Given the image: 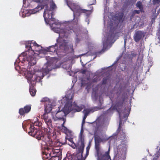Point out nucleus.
<instances>
[{"instance_id": "obj_1", "label": "nucleus", "mask_w": 160, "mask_h": 160, "mask_svg": "<svg viewBox=\"0 0 160 160\" xmlns=\"http://www.w3.org/2000/svg\"><path fill=\"white\" fill-rule=\"evenodd\" d=\"M33 1L37 2H40L41 3L31 11L32 14H34L45 7L43 16L45 22L48 23L50 20H54V18H52L53 11L57 7L52 0H33Z\"/></svg>"}, {"instance_id": "obj_2", "label": "nucleus", "mask_w": 160, "mask_h": 160, "mask_svg": "<svg viewBox=\"0 0 160 160\" xmlns=\"http://www.w3.org/2000/svg\"><path fill=\"white\" fill-rule=\"evenodd\" d=\"M69 48L71 50V53H74V50L72 44H70L68 46V42L65 41L62 43H58L55 44L54 45H52L47 48V51L51 52L52 53L55 55H58L59 52L68 53L69 50Z\"/></svg>"}, {"instance_id": "obj_3", "label": "nucleus", "mask_w": 160, "mask_h": 160, "mask_svg": "<svg viewBox=\"0 0 160 160\" xmlns=\"http://www.w3.org/2000/svg\"><path fill=\"white\" fill-rule=\"evenodd\" d=\"M33 46L37 48L41 47L34 41H31L26 44V48L27 49L26 53L27 55H28V56H27V59L28 62L32 65L36 63V58H35L34 56L35 54L34 51L38 52L41 49V48H40L38 50H34L32 48Z\"/></svg>"}, {"instance_id": "obj_4", "label": "nucleus", "mask_w": 160, "mask_h": 160, "mask_svg": "<svg viewBox=\"0 0 160 160\" xmlns=\"http://www.w3.org/2000/svg\"><path fill=\"white\" fill-rule=\"evenodd\" d=\"M44 148L48 152L45 151L43 152V154L46 155L47 158H48L49 157H51L49 160H59V157L62 155V152L60 150V147L56 148L53 147L50 148L49 147H45Z\"/></svg>"}, {"instance_id": "obj_5", "label": "nucleus", "mask_w": 160, "mask_h": 160, "mask_svg": "<svg viewBox=\"0 0 160 160\" xmlns=\"http://www.w3.org/2000/svg\"><path fill=\"white\" fill-rule=\"evenodd\" d=\"M47 138L45 139V144L43 143L42 144V145H46V147L58 148L61 146L63 144L60 142L59 140L52 141L56 139V135L53 133L51 134L48 135Z\"/></svg>"}, {"instance_id": "obj_6", "label": "nucleus", "mask_w": 160, "mask_h": 160, "mask_svg": "<svg viewBox=\"0 0 160 160\" xmlns=\"http://www.w3.org/2000/svg\"><path fill=\"white\" fill-rule=\"evenodd\" d=\"M52 69V65L50 63H46L42 68L41 72H39L38 74H33V79H32V83L35 84V82H40L41 79L46 75L49 73V72Z\"/></svg>"}, {"instance_id": "obj_7", "label": "nucleus", "mask_w": 160, "mask_h": 160, "mask_svg": "<svg viewBox=\"0 0 160 160\" xmlns=\"http://www.w3.org/2000/svg\"><path fill=\"white\" fill-rule=\"evenodd\" d=\"M30 126L28 132V134L38 140H42V142L41 143V144L42 143L45 144V139L47 137H45L44 132L40 130L35 128L33 124Z\"/></svg>"}, {"instance_id": "obj_8", "label": "nucleus", "mask_w": 160, "mask_h": 160, "mask_svg": "<svg viewBox=\"0 0 160 160\" xmlns=\"http://www.w3.org/2000/svg\"><path fill=\"white\" fill-rule=\"evenodd\" d=\"M72 107V102H67L62 110H60V108H58L59 109L56 112L55 114L56 117L59 119H62L64 120V116L73 110Z\"/></svg>"}, {"instance_id": "obj_9", "label": "nucleus", "mask_w": 160, "mask_h": 160, "mask_svg": "<svg viewBox=\"0 0 160 160\" xmlns=\"http://www.w3.org/2000/svg\"><path fill=\"white\" fill-rule=\"evenodd\" d=\"M84 138V135H80L79 137V142H80V146L78 148V152L76 156L74 154L71 155V160H83L82 153L83 152L85 147Z\"/></svg>"}, {"instance_id": "obj_10", "label": "nucleus", "mask_w": 160, "mask_h": 160, "mask_svg": "<svg viewBox=\"0 0 160 160\" xmlns=\"http://www.w3.org/2000/svg\"><path fill=\"white\" fill-rule=\"evenodd\" d=\"M66 2L67 5L73 12V16L74 18L75 16L77 15V13L79 14L82 13H87V12L90 11L89 10L83 9L75 3H73L69 5L68 0H67Z\"/></svg>"}, {"instance_id": "obj_11", "label": "nucleus", "mask_w": 160, "mask_h": 160, "mask_svg": "<svg viewBox=\"0 0 160 160\" xmlns=\"http://www.w3.org/2000/svg\"><path fill=\"white\" fill-rule=\"evenodd\" d=\"M95 148L96 153L95 155L97 157V160H100V137L98 135H95L94 137Z\"/></svg>"}, {"instance_id": "obj_12", "label": "nucleus", "mask_w": 160, "mask_h": 160, "mask_svg": "<svg viewBox=\"0 0 160 160\" xmlns=\"http://www.w3.org/2000/svg\"><path fill=\"white\" fill-rule=\"evenodd\" d=\"M73 32L72 29L68 27H67L66 28L60 30L59 36L62 38H67L69 35L72 33Z\"/></svg>"}, {"instance_id": "obj_13", "label": "nucleus", "mask_w": 160, "mask_h": 160, "mask_svg": "<svg viewBox=\"0 0 160 160\" xmlns=\"http://www.w3.org/2000/svg\"><path fill=\"white\" fill-rule=\"evenodd\" d=\"M31 105H27L23 108H21L19 110V113L20 115L23 116L25 113H28L31 109Z\"/></svg>"}, {"instance_id": "obj_14", "label": "nucleus", "mask_w": 160, "mask_h": 160, "mask_svg": "<svg viewBox=\"0 0 160 160\" xmlns=\"http://www.w3.org/2000/svg\"><path fill=\"white\" fill-rule=\"evenodd\" d=\"M144 36L143 33L141 31H137L136 32L134 38L136 42H138Z\"/></svg>"}, {"instance_id": "obj_15", "label": "nucleus", "mask_w": 160, "mask_h": 160, "mask_svg": "<svg viewBox=\"0 0 160 160\" xmlns=\"http://www.w3.org/2000/svg\"><path fill=\"white\" fill-rule=\"evenodd\" d=\"M45 123L47 124L48 128L49 129L48 131V134H50L51 133V129L52 128V121L51 118L44 121Z\"/></svg>"}, {"instance_id": "obj_16", "label": "nucleus", "mask_w": 160, "mask_h": 160, "mask_svg": "<svg viewBox=\"0 0 160 160\" xmlns=\"http://www.w3.org/2000/svg\"><path fill=\"white\" fill-rule=\"evenodd\" d=\"M92 97L95 101L98 100L100 102V94L98 93V91L93 89L92 92Z\"/></svg>"}, {"instance_id": "obj_17", "label": "nucleus", "mask_w": 160, "mask_h": 160, "mask_svg": "<svg viewBox=\"0 0 160 160\" xmlns=\"http://www.w3.org/2000/svg\"><path fill=\"white\" fill-rule=\"evenodd\" d=\"M99 109V108L98 107H95L93 108L89 109H84L83 111V112L84 113V115L87 116L90 112H94Z\"/></svg>"}, {"instance_id": "obj_18", "label": "nucleus", "mask_w": 160, "mask_h": 160, "mask_svg": "<svg viewBox=\"0 0 160 160\" xmlns=\"http://www.w3.org/2000/svg\"><path fill=\"white\" fill-rule=\"evenodd\" d=\"M34 85H35V83H34L32 84H30L29 91L31 95L32 96H34L35 95L36 92V90L34 87Z\"/></svg>"}, {"instance_id": "obj_19", "label": "nucleus", "mask_w": 160, "mask_h": 160, "mask_svg": "<svg viewBox=\"0 0 160 160\" xmlns=\"http://www.w3.org/2000/svg\"><path fill=\"white\" fill-rule=\"evenodd\" d=\"M26 78L28 80V82L30 84H32V79H33V74H31L30 72H28L27 75H26Z\"/></svg>"}, {"instance_id": "obj_20", "label": "nucleus", "mask_w": 160, "mask_h": 160, "mask_svg": "<svg viewBox=\"0 0 160 160\" xmlns=\"http://www.w3.org/2000/svg\"><path fill=\"white\" fill-rule=\"evenodd\" d=\"M52 106L51 104L46 103L45 104V112L47 113H49L52 109Z\"/></svg>"}, {"instance_id": "obj_21", "label": "nucleus", "mask_w": 160, "mask_h": 160, "mask_svg": "<svg viewBox=\"0 0 160 160\" xmlns=\"http://www.w3.org/2000/svg\"><path fill=\"white\" fill-rule=\"evenodd\" d=\"M94 127L96 129H98L100 127V119L99 117L92 123Z\"/></svg>"}, {"instance_id": "obj_22", "label": "nucleus", "mask_w": 160, "mask_h": 160, "mask_svg": "<svg viewBox=\"0 0 160 160\" xmlns=\"http://www.w3.org/2000/svg\"><path fill=\"white\" fill-rule=\"evenodd\" d=\"M100 80V75L98 72L95 73V75L93 77L92 79V82H97Z\"/></svg>"}, {"instance_id": "obj_23", "label": "nucleus", "mask_w": 160, "mask_h": 160, "mask_svg": "<svg viewBox=\"0 0 160 160\" xmlns=\"http://www.w3.org/2000/svg\"><path fill=\"white\" fill-rule=\"evenodd\" d=\"M25 55V53H22L21 55H20L19 57H18V59L20 62H21L22 63H23L25 61V58H27V57H25L24 56Z\"/></svg>"}, {"instance_id": "obj_24", "label": "nucleus", "mask_w": 160, "mask_h": 160, "mask_svg": "<svg viewBox=\"0 0 160 160\" xmlns=\"http://www.w3.org/2000/svg\"><path fill=\"white\" fill-rule=\"evenodd\" d=\"M75 108L74 109V111L75 112H79L81 111L83 109L82 106H79L77 105L76 103H74L73 105Z\"/></svg>"}, {"instance_id": "obj_25", "label": "nucleus", "mask_w": 160, "mask_h": 160, "mask_svg": "<svg viewBox=\"0 0 160 160\" xmlns=\"http://www.w3.org/2000/svg\"><path fill=\"white\" fill-rule=\"evenodd\" d=\"M110 158V156L109 155V149L108 151L103 156L102 159V160H108Z\"/></svg>"}, {"instance_id": "obj_26", "label": "nucleus", "mask_w": 160, "mask_h": 160, "mask_svg": "<svg viewBox=\"0 0 160 160\" xmlns=\"http://www.w3.org/2000/svg\"><path fill=\"white\" fill-rule=\"evenodd\" d=\"M72 139L73 137L71 138H68V140L72 143V145H71L72 147L74 149H75L76 148V145L75 143L73 142Z\"/></svg>"}, {"instance_id": "obj_27", "label": "nucleus", "mask_w": 160, "mask_h": 160, "mask_svg": "<svg viewBox=\"0 0 160 160\" xmlns=\"http://www.w3.org/2000/svg\"><path fill=\"white\" fill-rule=\"evenodd\" d=\"M62 129L63 130V132L66 134H67L68 133H70L71 132H72L71 131L69 130L66 127H64V128H62Z\"/></svg>"}, {"instance_id": "obj_28", "label": "nucleus", "mask_w": 160, "mask_h": 160, "mask_svg": "<svg viewBox=\"0 0 160 160\" xmlns=\"http://www.w3.org/2000/svg\"><path fill=\"white\" fill-rule=\"evenodd\" d=\"M48 113H47L46 112H45V113L43 114V115L42 116L41 118L42 119L44 120V121L46 120L49 119L48 118Z\"/></svg>"}, {"instance_id": "obj_29", "label": "nucleus", "mask_w": 160, "mask_h": 160, "mask_svg": "<svg viewBox=\"0 0 160 160\" xmlns=\"http://www.w3.org/2000/svg\"><path fill=\"white\" fill-rule=\"evenodd\" d=\"M118 112L119 113V117H120V122H119V126L121 125L122 123V112H120V111L118 110Z\"/></svg>"}, {"instance_id": "obj_30", "label": "nucleus", "mask_w": 160, "mask_h": 160, "mask_svg": "<svg viewBox=\"0 0 160 160\" xmlns=\"http://www.w3.org/2000/svg\"><path fill=\"white\" fill-rule=\"evenodd\" d=\"M137 6L138 7L141 11H142V4L141 2H138L136 4Z\"/></svg>"}, {"instance_id": "obj_31", "label": "nucleus", "mask_w": 160, "mask_h": 160, "mask_svg": "<svg viewBox=\"0 0 160 160\" xmlns=\"http://www.w3.org/2000/svg\"><path fill=\"white\" fill-rule=\"evenodd\" d=\"M66 135V136L65 137V141L66 142V140H68V138H71L72 137V132H71L70 133H68Z\"/></svg>"}, {"instance_id": "obj_32", "label": "nucleus", "mask_w": 160, "mask_h": 160, "mask_svg": "<svg viewBox=\"0 0 160 160\" xmlns=\"http://www.w3.org/2000/svg\"><path fill=\"white\" fill-rule=\"evenodd\" d=\"M90 146L88 145L86 148V157L89 154V152L90 148Z\"/></svg>"}, {"instance_id": "obj_33", "label": "nucleus", "mask_w": 160, "mask_h": 160, "mask_svg": "<svg viewBox=\"0 0 160 160\" xmlns=\"http://www.w3.org/2000/svg\"><path fill=\"white\" fill-rule=\"evenodd\" d=\"M48 100V98H44L42 99L41 100V102H45V103H47V101Z\"/></svg>"}, {"instance_id": "obj_34", "label": "nucleus", "mask_w": 160, "mask_h": 160, "mask_svg": "<svg viewBox=\"0 0 160 160\" xmlns=\"http://www.w3.org/2000/svg\"><path fill=\"white\" fill-rule=\"evenodd\" d=\"M96 2V0H90L88 2L90 5L94 4Z\"/></svg>"}, {"instance_id": "obj_35", "label": "nucleus", "mask_w": 160, "mask_h": 160, "mask_svg": "<svg viewBox=\"0 0 160 160\" xmlns=\"http://www.w3.org/2000/svg\"><path fill=\"white\" fill-rule=\"evenodd\" d=\"M100 53V52H95L93 53L92 55V56H95V57L93 58V59L95 58L98 55V54Z\"/></svg>"}, {"instance_id": "obj_36", "label": "nucleus", "mask_w": 160, "mask_h": 160, "mask_svg": "<svg viewBox=\"0 0 160 160\" xmlns=\"http://www.w3.org/2000/svg\"><path fill=\"white\" fill-rule=\"evenodd\" d=\"M107 43H105L103 44V48H104L106 46H107ZM105 51V50H104V48H103L102 51H101V53L102 52H103Z\"/></svg>"}, {"instance_id": "obj_37", "label": "nucleus", "mask_w": 160, "mask_h": 160, "mask_svg": "<svg viewBox=\"0 0 160 160\" xmlns=\"http://www.w3.org/2000/svg\"><path fill=\"white\" fill-rule=\"evenodd\" d=\"M83 131L82 129H82L81 130L80 135H83Z\"/></svg>"}, {"instance_id": "obj_38", "label": "nucleus", "mask_w": 160, "mask_h": 160, "mask_svg": "<svg viewBox=\"0 0 160 160\" xmlns=\"http://www.w3.org/2000/svg\"><path fill=\"white\" fill-rule=\"evenodd\" d=\"M64 121H63V123H62V125H61V126H62V128H64V127H65L64 126V123H65V121L64 120H63Z\"/></svg>"}, {"instance_id": "obj_39", "label": "nucleus", "mask_w": 160, "mask_h": 160, "mask_svg": "<svg viewBox=\"0 0 160 160\" xmlns=\"http://www.w3.org/2000/svg\"><path fill=\"white\" fill-rule=\"evenodd\" d=\"M85 123V120H84L83 119H82V128H83V125Z\"/></svg>"}, {"instance_id": "obj_40", "label": "nucleus", "mask_w": 160, "mask_h": 160, "mask_svg": "<svg viewBox=\"0 0 160 160\" xmlns=\"http://www.w3.org/2000/svg\"><path fill=\"white\" fill-rule=\"evenodd\" d=\"M86 72V70H83L82 71V73L83 74H85Z\"/></svg>"}, {"instance_id": "obj_41", "label": "nucleus", "mask_w": 160, "mask_h": 160, "mask_svg": "<svg viewBox=\"0 0 160 160\" xmlns=\"http://www.w3.org/2000/svg\"><path fill=\"white\" fill-rule=\"evenodd\" d=\"M87 116L84 115V116L83 117V119L84 120H85L86 118H87Z\"/></svg>"}, {"instance_id": "obj_42", "label": "nucleus", "mask_w": 160, "mask_h": 160, "mask_svg": "<svg viewBox=\"0 0 160 160\" xmlns=\"http://www.w3.org/2000/svg\"><path fill=\"white\" fill-rule=\"evenodd\" d=\"M135 12L137 13H139V11H137V10H135L134 11Z\"/></svg>"}, {"instance_id": "obj_43", "label": "nucleus", "mask_w": 160, "mask_h": 160, "mask_svg": "<svg viewBox=\"0 0 160 160\" xmlns=\"http://www.w3.org/2000/svg\"><path fill=\"white\" fill-rule=\"evenodd\" d=\"M124 118H125V120H126V117L124 115Z\"/></svg>"}, {"instance_id": "obj_44", "label": "nucleus", "mask_w": 160, "mask_h": 160, "mask_svg": "<svg viewBox=\"0 0 160 160\" xmlns=\"http://www.w3.org/2000/svg\"><path fill=\"white\" fill-rule=\"evenodd\" d=\"M37 123V122H35L34 124H35V123Z\"/></svg>"}, {"instance_id": "obj_45", "label": "nucleus", "mask_w": 160, "mask_h": 160, "mask_svg": "<svg viewBox=\"0 0 160 160\" xmlns=\"http://www.w3.org/2000/svg\"><path fill=\"white\" fill-rule=\"evenodd\" d=\"M46 132H48V129H47V131H46Z\"/></svg>"}]
</instances>
